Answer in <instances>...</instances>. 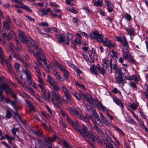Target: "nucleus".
Listing matches in <instances>:
<instances>
[{"mask_svg": "<svg viewBox=\"0 0 148 148\" xmlns=\"http://www.w3.org/2000/svg\"><path fill=\"white\" fill-rule=\"evenodd\" d=\"M86 111L89 113L92 114V115L93 114H96V111L93 108L90 106L86 104Z\"/></svg>", "mask_w": 148, "mask_h": 148, "instance_id": "4be33fe9", "label": "nucleus"}, {"mask_svg": "<svg viewBox=\"0 0 148 148\" xmlns=\"http://www.w3.org/2000/svg\"><path fill=\"white\" fill-rule=\"evenodd\" d=\"M42 98L43 99L46 101H49L50 99V92L49 90L46 91L45 90L42 91Z\"/></svg>", "mask_w": 148, "mask_h": 148, "instance_id": "9b49d317", "label": "nucleus"}, {"mask_svg": "<svg viewBox=\"0 0 148 148\" xmlns=\"http://www.w3.org/2000/svg\"><path fill=\"white\" fill-rule=\"evenodd\" d=\"M72 93L75 97L78 100H79L81 99V96L84 97L83 99H85L89 103L92 105H93L94 104L95 101L92 98V96L87 93L85 94L81 92L80 95L75 91H73Z\"/></svg>", "mask_w": 148, "mask_h": 148, "instance_id": "20e7f679", "label": "nucleus"}, {"mask_svg": "<svg viewBox=\"0 0 148 148\" xmlns=\"http://www.w3.org/2000/svg\"><path fill=\"white\" fill-rule=\"evenodd\" d=\"M67 39H66L61 35H56V37L59 40V42H64L66 43L67 45L69 44V40H72L73 36V35L70 33H68L67 34Z\"/></svg>", "mask_w": 148, "mask_h": 148, "instance_id": "1a4fd4ad", "label": "nucleus"}, {"mask_svg": "<svg viewBox=\"0 0 148 148\" xmlns=\"http://www.w3.org/2000/svg\"><path fill=\"white\" fill-rule=\"evenodd\" d=\"M130 106L133 110H135L137 108V105L135 104L134 103H130Z\"/></svg>", "mask_w": 148, "mask_h": 148, "instance_id": "603ef678", "label": "nucleus"}, {"mask_svg": "<svg viewBox=\"0 0 148 148\" xmlns=\"http://www.w3.org/2000/svg\"><path fill=\"white\" fill-rule=\"evenodd\" d=\"M129 61L130 62L133 63L134 64H136V62L135 60L133 59L131 56H130L128 58Z\"/></svg>", "mask_w": 148, "mask_h": 148, "instance_id": "bf43d9fd", "label": "nucleus"}, {"mask_svg": "<svg viewBox=\"0 0 148 148\" xmlns=\"http://www.w3.org/2000/svg\"><path fill=\"white\" fill-rule=\"evenodd\" d=\"M95 66L94 64H92L90 67L91 71L94 74L97 75L98 74V72L95 69Z\"/></svg>", "mask_w": 148, "mask_h": 148, "instance_id": "c9c22d12", "label": "nucleus"}, {"mask_svg": "<svg viewBox=\"0 0 148 148\" xmlns=\"http://www.w3.org/2000/svg\"><path fill=\"white\" fill-rule=\"evenodd\" d=\"M93 115H94L95 116V123H94V124L95 123L97 124V125H99L100 123V120L98 118V114L96 112V114H93Z\"/></svg>", "mask_w": 148, "mask_h": 148, "instance_id": "7c9ffc66", "label": "nucleus"}, {"mask_svg": "<svg viewBox=\"0 0 148 148\" xmlns=\"http://www.w3.org/2000/svg\"><path fill=\"white\" fill-rule=\"evenodd\" d=\"M60 112L62 116L66 119L67 121L70 119V118L68 116L67 114L64 111H61Z\"/></svg>", "mask_w": 148, "mask_h": 148, "instance_id": "79ce46f5", "label": "nucleus"}, {"mask_svg": "<svg viewBox=\"0 0 148 148\" xmlns=\"http://www.w3.org/2000/svg\"><path fill=\"white\" fill-rule=\"evenodd\" d=\"M61 89L62 91L65 95L70 93L69 90L66 88L65 86L62 85Z\"/></svg>", "mask_w": 148, "mask_h": 148, "instance_id": "72a5a7b5", "label": "nucleus"}, {"mask_svg": "<svg viewBox=\"0 0 148 148\" xmlns=\"http://www.w3.org/2000/svg\"><path fill=\"white\" fill-rule=\"evenodd\" d=\"M98 106L103 111L106 110V108L101 103H98Z\"/></svg>", "mask_w": 148, "mask_h": 148, "instance_id": "e2e57ef3", "label": "nucleus"}, {"mask_svg": "<svg viewBox=\"0 0 148 148\" xmlns=\"http://www.w3.org/2000/svg\"><path fill=\"white\" fill-rule=\"evenodd\" d=\"M64 72V77L65 79L68 82L69 81L68 80V78L69 76V74L68 72L67 71H65Z\"/></svg>", "mask_w": 148, "mask_h": 148, "instance_id": "c03bdc74", "label": "nucleus"}, {"mask_svg": "<svg viewBox=\"0 0 148 148\" xmlns=\"http://www.w3.org/2000/svg\"><path fill=\"white\" fill-rule=\"evenodd\" d=\"M103 62L102 65L103 67L107 69L109 67V65L108 64L109 61L106 60L104 59L103 60Z\"/></svg>", "mask_w": 148, "mask_h": 148, "instance_id": "a19ab883", "label": "nucleus"}, {"mask_svg": "<svg viewBox=\"0 0 148 148\" xmlns=\"http://www.w3.org/2000/svg\"><path fill=\"white\" fill-rule=\"evenodd\" d=\"M52 63L53 65L55 66H57L61 71H65V67L56 61L53 60L52 61Z\"/></svg>", "mask_w": 148, "mask_h": 148, "instance_id": "4468645a", "label": "nucleus"}, {"mask_svg": "<svg viewBox=\"0 0 148 148\" xmlns=\"http://www.w3.org/2000/svg\"><path fill=\"white\" fill-rule=\"evenodd\" d=\"M94 127L95 130L99 134H103V132L97 125H95L94 126Z\"/></svg>", "mask_w": 148, "mask_h": 148, "instance_id": "49530a36", "label": "nucleus"}, {"mask_svg": "<svg viewBox=\"0 0 148 148\" xmlns=\"http://www.w3.org/2000/svg\"><path fill=\"white\" fill-rule=\"evenodd\" d=\"M3 24L4 27L8 30L13 27L11 22L3 21Z\"/></svg>", "mask_w": 148, "mask_h": 148, "instance_id": "a211bd4d", "label": "nucleus"}, {"mask_svg": "<svg viewBox=\"0 0 148 148\" xmlns=\"http://www.w3.org/2000/svg\"><path fill=\"white\" fill-rule=\"evenodd\" d=\"M125 29L130 35H132L134 34V29L131 26H129L128 27H125Z\"/></svg>", "mask_w": 148, "mask_h": 148, "instance_id": "bb28decb", "label": "nucleus"}, {"mask_svg": "<svg viewBox=\"0 0 148 148\" xmlns=\"http://www.w3.org/2000/svg\"><path fill=\"white\" fill-rule=\"evenodd\" d=\"M34 68L35 71L38 73V76L40 75H41V73L38 67L37 66H34Z\"/></svg>", "mask_w": 148, "mask_h": 148, "instance_id": "6e6d98bb", "label": "nucleus"}, {"mask_svg": "<svg viewBox=\"0 0 148 148\" xmlns=\"http://www.w3.org/2000/svg\"><path fill=\"white\" fill-rule=\"evenodd\" d=\"M104 36L102 35L101 34H99V35H98L95 39L97 41L100 42H102L104 40L103 38H104Z\"/></svg>", "mask_w": 148, "mask_h": 148, "instance_id": "4c0bfd02", "label": "nucleus"}, {"mask_svg": "<svg viewBox=\"0 0 148 148\" xmlns=\"http://www.w3.org/2000/svg\"><path fill=\"white\" fill-rule=\"evenodd\" d=\"M56 138V136L54 135L51 138L49 137H45L44 139V140L46 143L50 144L52 142H54Z\"/></svg>", "mask_w": 148, "mask_h": 148, "instance_id": "6ab92c4d", "label": "nucleus"}, {"mask_svg": "<svg viewBox=\"0 0 148 148\" xmlns=\"http://www.w3.org/2000/svg\"><path fill=\"white\" fill-rule=\"evenodd\" d=\"M110 53L111 56L113 57H114L116 58H117V54L114 51L112 50L110 52Z\"/></svg>", "mask_w": 148, "mask_h": 148, "instance_id": "13d9d810", "label": "nucleus"}, {"mask_svg": "<svg viewBox=\"0 0 148 148\" xmlns=\"http://www.w3.org/2000/svg\"><path fill=\"white\" fill-rule=\"evenodd\" d=\"M19 129L18 128L16 127H14L12 128L11 130V132L14 136L16 135V132H19Z\"/></svg>", "mask_w": 148, "mask_h": 148, "instance_id": "a18cd8bd", "label": "nucleus"}, {"mask_svg": "<svg viewBox=\"0 0 148 148\" xmlns=\"http://www.w3.org/2000/svg\"><path fill=\"white\" fill-rule=\"evenodd\" d=\"M22 7V9L26 10L29 12H32V10L30 9V8L28 6H26L25 5H23V7Z\"/></svg>", "mask_w": 148, "mask_h": 148, "instance_id": "8fccbe9b", "label": "nucleus"}, {"mask_svg": "<svg viewBox=\"0 0 148 148\" xmlns=\"http://www.w3.org/2000/svg\"><path fill=\"white\" fill-rule=\"evenodd\" d=\"M117 71L119 75L124 74L126 71L125 69L123 67L117 69Z\"/></svg>", "mask_w": 148, "mask_h": 148, "instance_id": "473e14b6", "label": "nucleus"}, {"mask_svg": "<svg viewBox=\"0 0 148 148\" xmlns=\"http://www.w3.org/2000/svg\"><path fill=\"white\" fill-rule=\"evenodd\" d=\"M60 123L62 126L64 127V128L66 127V125L64 123V122L63 121L62 119L60 120Z\"/></svg>", "mask_w": 148, "mask_h": 148, "instance_id": "338daca9", "label": "nucleus"}, {"mask_svg": "<svg viewBox=\"0 0 148 148\" xmlns=\"http://www.w3.org/2000/svg\"><path fill=\"white\" fill-rule=\"evenodd\" d=\"M47 81L53 88V90H59L60 88L58 85V83L56 82L54 79L49 75L47 77Z\"/></svg>", "mask_w": 148, "mask_h": 148, "instance_id": "6e6552de", "label": "nucleus"}, {"mask_svg": "<svg viewBox=\"0 0 148 148\" xmlns=\"http://www.w3.org/2000/svg\"><path fill=\"white\" fill-rule=\"evenodd\" d=\"M102 42L103 45L110 48L114 46V45L112 43L111 41L107 38H104Z\"/></svg>", "mask_w": 148, "mask_h": 148, "instance_id": "2eb2a0df", "label": "nucleus"}, {"mask_svg": "<svg viewBox=\"0 0 148 148\" xmlns=\"http://www.w3.org/2000/svg\"><path fill=\"white\" fill-rule=\"evenodd\" d=\"M0 58L1 60V64L3 65H4V63L5 62L8 67V70L12 74H13L14 71L12 69L11 64L9 62L8 60L7 59H5L4 58L3 55V51L1 47H0Z\"/></svg>", "mask_w": 148, "mask_h": 148, "instance_id": "39448f33", "label": "nucleus"}, {"mask_svg": "<svg viewBox=\"0 0 148 148\" xmlns=\"http://www.w3.org/2000/svg\"><path fill=\"white\" fill-rule=\"evenodd\" d=\"M99 32L98 30L94 31L90 34V38L93 39H96L98 35H99Z\"/></svg>", "mask_w": 148, "mask_h": 148, "instance_id": "cd10ccee", "label": "nucleus"}, {"mask_svg": "<svg viewBox=\"0 0 148 148\" xmlns=\"http://www.w3.org/2000/svg\"><path fill=\"white\" fill-rule=\"evenodd\" d=\"M72 43L75 46L77 44H81V39L77 38L72 42Z\"/></svg>", "mask_w": 148, "mask_h": 148, "instance_id": "f704fd0d", "label": "nucleus"}, {"mask_svg": "<svg viewBox=\"0 0 148 148\" xmlns=\"http://www.w3.org/2000/svg\"><path fill=\"white\" fill-rule=\"evenodd\" d=\"M33 133L37 135L40 137H41L42 136V134L40 132L39 130H37L36 131H33Z\"/></svg>", "mask_w": 148, "mask_h": 148, "instance_id": "4d7b16f0", "label": "nucleus"}, {"mask_svg": "<svg viewBox=\"0 0 148 148\" xmlns=\"http://www.w3.org/2000/svg\"><path fill=\"white\" fill-rule=\"evenodd\" d=\"M19 37L20 40L23 42L27 43L29 40V38L27 37L22 31L19 32Z\"/></svg>", "mask_w": 148, "mask_h": 148, "instance_id": "ddd939ff", "label": "nucleus"}, {"mask_svg": "<svg viewBox=\"0 0 148 148\" xmlns=\"http://www.w3.org/2000/svg\"><path fill=\"white\" fill-rule=\"evenodd\" d=\"M127 121L129 123L133 125H136V122H135L134 120L132 119H129V120H128Z\"/></svg>", "mask_w": 148, "mask_h": 148, "instance_id": "69168bd1", "label": "nucleus"}, {"mask_svg": "<svg viewBox=\"0 0 148 148\" xmlns=\"http://www.w3.org/2000/svg\"><path fill=\"white\" fill-rule=\"evenodd\" d=\"M139 112L141 115L144 119H146L147 116L143 111L142 110H140Z\"/></svg>", "mask_w": 148, "mask_h": 148, "instance_id": "680f3d73", "label": "nucleus"}, {"mask_svg": "<svg viewBox=\"0 0 148 148\" xmlns=\"http://www.w3.org/2000/svg\"><path fill=\"white\" fill-rule=\"evenodd\" d=\"M27 103L29 107V110L30 112L35 111V109L33 107L32 104L28 101H27Z\"/></svg>", "mask_w": 148, "mask_h": 148, "instance_id": "de8ad7c7", "label": "nucleus"}, {"mask_svg": "<svg viewBox=\"0 0 148 148\" xmlns=\"http://www.w3.org/2000/svg\"><path fill=\"white\" fill-rule=\"evenodd\" d=\"M14 58L16 59L19 60L23 64H26V63L25 62L24 60L22 58L21 56L18 54L17 55H14Z\"/></svg>", "mask_w": 148, "mask_h": 148, "instance_id": "58836bf2", "label": "nucleus"}, {"mask_svg": "<svg viewBox=\"0 0 148 148\" xmlns=\"http://www.w3.org/2000/svg\"><path fill=\"white\" fill-rule=\"evenodd\" d=\"M104 36L102 35L101 34H99V35H98L95 39L97 41L100 42H102L104 40L103 38H104Z\"/></svg>", "mask_w": 148, "mask_h": 148, "instance_id": "e433bc0d", "label": "nucleus"}, {"mask_svg": "<svg viewBox=\"0 0 148 148\" xmlns=\"http://www.w3.org/2000/svg\"><path fill=\"white\" fill-rule=\"evenodd\" d=\"M27 49L30 53H33L34 57L37 59L39 65H42V63L39 61L43 62L45 64L47 65L46 57L44 56L42 49H40L38 50L39 52L38 51L35 52L34 51L31 50V47L29 46H28Z\"/></svg>", "mask_w": 148, "mask_h": 148, "instance_id": "f03ea898", "label": "nucleus"}, {"mask_svg": "<svg viewBox=\"0 0 148 148\" xmlns=\"http://www.w3.org/2000/svg\"><path fill=\"white\" fill-rule=\"evenodd\" d=\"M66 97V99L65 100V102L69 104H71V95L70 93L65 95ZM63 101H64L63 99Z\"/></svg>", "mask_w": 148, "mask_h": 148, "instance_id": "c85d7f7f", "label": "nucleus"}, {"mask_svg": "<svg viewBox=\"0 0 148 148\" xmlns=\"http://www.w3.org/2000/svg\"><path fill=\"white\" fill-rule=\"evenodd\" d=\"M14 34V32L11 31L10 33L7 35L6 33L5 32H3L2 36L3 37L6 38L8 40H9L12 38Z\"/></svg>", "mask_w": 148, "mask_h": 148, "instance_id": "dca6fc26", "label": "nucleus"}, {"mask_svg": "<svg viewBox=\"0 0 148 148\" xmlns=\"http://www.w3.org/2000/svg\"><path fill=\"white\" fill-rule=\"evenodd\" d=\"M124 17L128 21H130L132 18L130 15L128 14H125Z\"/></svg>", "mask_w": 148, "mask_h": 148, "instance_id": "3c124183", "label": "nucleus"}, {"mask_svg": "<svg viewBox=\"0 0 148 148\" xmlns=\"http://www.w3.org/2000/svg\"><path fill=\"white\" fill-rule=\"evenodd\" d=\"M22 72L25 74L26 77L25 81H24V84L27 85H31L32 83L31 74L29 71L24 66L22 69Z\"/></svg>", "mask_w": 148, "mask_h": 148, "instance_id": "0eeeda50", "label": "nucleus"}, {"mask_svg": "<svg viewBox=\"0 0 148 148\" xmlns=\"http://www.w3.org/2000/svg\"><path fill=\"white\" fill-rule=\"evenodd\" d=\"M5 91L7 94L11 93L13 97L15 99L16 98V95L14 93L13 91L5 83L1 84L0 85V97L2 99H5L6 102L8 103L10 102V99L8 98H5V97L2 93L4 91Z\"/></svg>", "mask_w": 148, "mask_h": 148, "instance_id": "7ed1b4c3", "label": "nucleus"}, {"mask_svg": "<svg viewBox=\"0 0 148 148\" xmlns=\"http://www.w3.org/2000/svg\"><path fill=\"white\" fill-rule=\"evenodd\" d=\"M72 114H74L76 117L79 118L81 120H84L85 119L84 117L76 109L75 110Z\"/></svg>", "mask_w": 148, "mask_h": 148, "instance_id": "412c9836", "label": "nucleus"}, {"mask_svg": "<svg viewBox=\"0 0 148 148\" xmlns=\"http://www.w3.org/2000/svg\"><path fill=\"white\" fill-rule=\"evenodd\" d=\"M112 60L111 59L110 60V66L111 68V69H113L114 70H116L117 69H118L117 68V65L116 64H114L113 65L112 64Z\"/></svg>", "mask_w": 148, "mask_h": 148, "instance_id": "37998d69", "label": "nucleus"}, {"mask_svg": "<svg viewBox=\"0 0 148 148\" xmlns=\"http://www.w3.org/2000/svg\"><path fill=\"white\" fill-rule=\"evenodd\" d=\"M116 80L119 84H124L125 82V80L121 77H117L116 78Z\"/></svg>", "mask_w": 148, "mask_h": 148, "instance_id": "ea45409f", "label": "nucleus"}, {"mask_svg": "<svg viewBox=\"0 0 148 148\" xmlns=\"http://www.w3.org/2000/svg\"><path fill=\"white\" fill-rule=\"evenodd\" d=\"M125 78L127 80H134L136 83H138L140 80V77L138 75H132V76H130L128 75L125 76Z\"/></svg>", "mask_w": 148, "mask_h": 148, "instance_id": "f8f14e48", "label": "nucleus"}, {"mask_svg": "<svg viewBox=\"0 0 148 148\" xmlns=\"http://www.w3.org/2000/svg\"><path fill=\"white\" fill-rule=\"evenodd\" d=\"M123 34H121L119 36H116L115 37V38L116 39V40L118 42H120L121 43L122 41V40L121 38H122V35Z\"/></svg>", "mask_w": 148, "mask_h": 148, "instance_id": "5fc2aeb1", "label": "nucleus"}, {"mask_svg": "<svg viewBox=\"0 0 148 148\" xmlns=\"http://www.w3.org/2000/svg\"><path fill=\"white\" fill-rule=\"evenodd\" d=\"M94 5L97 7H101L103 5V1L102 0H98L97 1H94Z\"/></svg>", "mask_w": 148, "mask_h": 148, "instance_id": "2f4dec72", "label": "nucleus"}, {"mask_svg": "<svg viewBox=\"0 0 148 148\" xmlns=\"http://www.w3.org/2000/svg\"><path fill=\"white\" fill-rule=\"evenodd\" d=\"M68 122L75 130H77L81 136L84 139H88L91 140L92 141H94L95 139L97 137L94 136L92 132L88 130V128L84 124H82V128L80 129L79 128V123L77 120L73 121L70 119Z\"/></svg>", "mask_w": 148, "mask_h": 148, "instance_id": "f257e3e1", "label": "nucleus"}, {"mask_svg": "<svg viewBox=\"0 0 148 148\" xmlns=\"http://www.w3.org/2000/svg\"><path fill=\"white\" fill-rule=\"evenodd\" d=\"M12 116V114L9 110H7L6 112L5 117L7 119L10 118Z\"/></svg>", "mask_w": 148, "mask_h": 148, "instance_id": "09e8293b", "label": "nucleus"}, {"mask_svg": "<svg viewBox=\"0 0 148 148\" xmlns=\"http://www.w3.org/2000/svg\"><path fill=\"white\" fill-rule=\"evenodd\" d=\"M99 114L101 119L103 121L104 124L107 126L110 125V123L108 120L101 113H100Z\"/></svg>", "mask_w": 148, "mask_h": 148, "instance_id": "393cba45", "label": "nucleus"}, {"mask_svg": "<svg viewBox=\"0 0 148 148\" xmlns=\"http://www.w3.org/2000/svg\"><path fill=\"white\" fill-rule=\"evenodd\" d=\"M113 100L117 105L120 106L122 108H123V105L119 99L115 98L113 99Z\"/></svg>", "mask_w": 148, "mask_h": 148, "instance_id": "a878e982", "label": "nucleus"}, {"mask_svg": "<svg viewBox=\"0 0 148 148\" xmlns=\"http://www.w3.org/2000/svg\"><path fill=\"white\" fill-rule=\"evenodd\" d=\"M15 23L17 25L19 26H21V20L19 18H18L16 19V21Z\"/></svg>", "mask_w": 148, "mask_h": 148, "instance_id": "774afa93", "label": "nucleus"}, {"mask_svg": "<svg viewBox=\"0 0 148 148\" xmlns=\"http://www.w3.org/2000/svg\"><path fill=\"white\" fill-rule=\"evenodd\" d=\"M31 44L34 47L35 49L32 50V49L31 47L29 46V47H31V49L32 50H33L35 52H36L37 51H38V50L40 48H38V45L31 38H29V40Z\"/></svg>", "mask_w": 148, "mask_h": 148, "instance_id": "aec40b11", "label": "nucleus"}, {"mask_svg": "<svg viewBox=\"0 0 148 148\" xmlns=\"http://www.w3.org/2000/svg\"><path fill=\"white\" fill-rule=\"evenodd\" d=\"M122 35V39L123 40H122V41L121 42V43L126 47L125 49H128V48L129 47V45L127 40L126 38L123 35Z\"/></svg>", "mask_w": 148, "mask_h": 148, "instance_id": "5701e85b", "label": "nucleus"}, {"mask_svg": "<svg viewBox=\"0 0 148 148\" xmlns=\"http://www.w3.org/2000/svg\"><path fill=\"white\" fill-rule=\"evenodd\" d=\"M50 8H48L46 9H42L40 10V11L42 13V16L47 14L49 12H50Z\"/></svg>", "mask_w": 148, "mask_h": 148, "instance_id": "c756f323", "label": "nucleus"}, {"mask_svg": "<svg viewBox=\"0 0 148 148\" xmlns=\"http://www.w3.org/2000/svg\"><path fill=\"white\" fill-rule=\"evenodd\" d=\"M38 25L40 26H43L44 27H47L49 26V24L45 22L44 23H39L38 24Z\"/></svg>", "mask_w": 148, "mask_h": 148, "instance_id": "0e129e2a", "label": "nucleus"}, {"mask_svg": "<svg viewBox=\"0 0 148 148\" xmlns=\"http://www.w3.org/2000/svg\"><path fill=\"white\" fill-rule=\"evenodd\" d=\"M37 81L39 83L38 84V86L40 88L41 91L45 90V82L41 78H39Z\"/></svg>", "mask_w": 148, "mask_h": 148, "instance_id": "f3484780", "label": "nucleus"}, {"mask_svg": "<svg viewBox=\"0 0 148 148\" xmlns=\"http://www.w3.org/2000/svg\"><path fill=\"white\" fill-rule=\"evenodd\" d=\"M5 138H7L8 140H14L15 139L14 137L10 136L8 134H6L5 135Z\"/></svg>", "mask_w": 148, "mask_h": 148, "instance_id": "052dcab7", "label": "nucleus"}, {"mask_svg": "<svg viewBox=\"0 0 148 148\" xmlns=\"http://www.w3.org/2000/svg\"><path fill=\"white\" fill-rule=\"evenodd\" d=\"M103 143L106 145V148H117L115 147L114 143L109 137H107L106 139L103 140Z\"/></svg>", "mask_w": 148, "mask_h": 148, "instance_id": "9d476101", "label": "nucleus"}, {"mask_svg": "<svg viewBox=\"0 0 148 148\" xmlns=\"http://www.w3.org/2000/svg\"><path fill=\"white\" fill-rule=\"evenodd\" d=\"M58 91L54 90L51 91L52 96L51 101L54 105L56 104V102L59 103L62 101L61 96L58 92Z\"/></svg>", "mask_w": 148, "mask_h": 148, "instance_id": "423d86ee", "label": "nucleus"}, {"mask_svg": "<svg viewBox=\"0 0 148 148\" xmlns=\"http://www.w3.org/2000/svg\"><path fill=\"white\" fill-rule=\"evenodd\" d=\"M126 51L122 50L123 58L125 60H127L131 56L130 53L127 49H125Z\"/></svg>", "mask_w": 148, "mask_h": 148, "instance_id": "b1692460", "label": "nucleus"}, {"mask_svg": "<svg viewBox=\"0 0 148 148\" xmlns=\"http://www.w3.org/2000/svg\"><path fill=\"white\" fill-rule=\"evenodd\" d=\"M35 32H38L42 35L45 34V33H42L40 28L38 27H37L35 28Z\"/></svg>", "mask_w": 148, "mask_h": 148, "instance_id": "864d4df0", "label": "nucleus"}]
</instances>
